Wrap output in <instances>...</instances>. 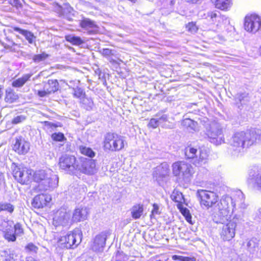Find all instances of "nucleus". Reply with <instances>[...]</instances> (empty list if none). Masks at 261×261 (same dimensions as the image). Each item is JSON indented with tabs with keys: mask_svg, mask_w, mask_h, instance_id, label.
<instances>
[{
	"mask_svg": "<svg viewBox=\"0 0 261 261\" xmlns=\"http://www.w3.org/2000/svg\"><path fill=\"white\" fill-rule=\"evenodd\" d=\"M198 193L200 205L207 208L214 206L219 201L218 195L213 191L201 190Z\"/></svg>",
	"mask_w": 261,
	"mask_h": 261,
	"instance_id": "8",
	"label": "nucleus"
},
{
	"mask_svg": "<svg viewBox=\"0 0 261 261\" xmlns=\"http://www.w3.org/2000/svg\"><path fill=\"white\" fill-rule=\"evenodd\" d=\"M254 184L255 187L261 190V174L255 178Z\"/></svg>",
	"mask_w": 261,
	"mask_h": 261,
	"instance_id": "41",
	"label": "nucleus"
},
{
	"mask_svg": "<svg viewBox=\"0 0 261 261\" xmlns=\"http://www.w3.org/2000/svg\"><path fill=\"white\" fill-rule=\"evenodd\" d=\"M106 238L102 235H97L94 239L93 246L96 250L103 248L106 244Z\"/></svg>",
	"mask_w": 261,
	"mask_h": 261,
	"instance_id": "25",
	"label": "nucleus"
},
{
	"mask_svg": "<svg viewBox=\"0 0 261 261\" xmlns=\"http://www.w3.org/2000/svg\"><path fill=\"white\" fill-rule=\"evenodd\" d=\"M30 145L28 141L22 136L15 138V143L12 145V149L19 155H24L30 150Z\"/></svg>",
	"mask_w": 261,
	"mask_h": 261,
	"instance_id": "15",
	"label": "nucleus"
},
{
	"mask_svg": "<svg viewBox=\"0 0 261 261\" xmlns=\"http://www.w3.org/2000/svg\"><path fill=\"white\" fill-rule=\"evenodd\" d=\"M102 55L105 57L113 55L112 50L109 48H104L102 50Z\"/></svg>",
	"mask_w": 261,
	"mask_h": 261,
	"instance_id": "42",
	"label": "nucleus"
},
{
	"mask_svg": "<svg viewBox=\"0 0 261 261\" xmlns=\"http://www.w3.org/2000/svg\"><path fill=\"white\" fill-rule=\"evenodd\" d=\"M81 165L76 164L75 171L88 175L93 174L96 170V161L83 157L79 158Z\"/></svg>",
	"mask_w": 261,
	"mask_h": 261,
	"instance_id": "10",
	"label": "nucleus"
},
{
	"mask_svg": "<svg viewBox=\"0 0 261 261\" xmlns=\"http://www.w3.org/2000/svg\"><path fill=\"white\" fill-rule=\"evenodd\" d=\"M65 39L66 41L70 43L72 45L79 46L84 43V41L80 36L66 35L65 36Z\"/></svg>",
	"mask_w": 261,
	"mask_h": 261,
	"instance_id": "23",
	"label": "nucleus"
},
{
	"mask_svg": "<svg viewBox=\"0 0 261 261\" xmlns=\"http://www.w3.org/2000/svg\"><path fill=\"white\" fill-rule=\"evenodd\" d=\"M24 119H25V117H22L21 116H16V117H14L12 120L11 123L14 124H16L20 123L21 122H22V121H23Z\"/></svg>",
	"mask_w": 261,
	"mask_h": 261,
	"instance_id": "40",
	"label": "nucleus"
},
{
	"mask_svg": "<svg viewBox=\"0 0 261 261\" xmlns=\"http://www.w3.org/2000/svg\"><path fill=\"white\" fill-rule=\"evenodd\" d=\"M7 225L2 224L3 227V231L4 232V237L8 242H15L16 240V234L21 235L24 233V230L21 223L17 222L14 225L15 232H13L12 226L14 222L12 220H8L5 222Z\"/></svg>",
	"mask_w": 261,
	"mask_h": 261,
	"instance_id": "4",
	"label": "nucleus"
},
{
	"mask_svg": "<svg viewBox=\"0 0 261 261\" xmlns=\"http://www.w3.org/2000/svg\"><path fill=\"white\" fill-rule=\"evenodd\" d=\"M208 17H209L212 21L214 20L217 16L218 15L215 12H211L207 14Z\"/></svg>",
	"mask_w": 261,
	"mask_h": 261,
	"instance_id": "45",
	"label": "nucleus"
},
{
	"mask_svg": "<svg viewBox=\"0 0 261 261\" xmlns=\"http://www.w3.org/2000/svg\"><path fill=\"white\" fill-rule=\"evenodd\" d=\"M236 226V223L233 219H227L226 222L222 223L220 236L223 241H230L234 237Z\"/></svg>",
	"mask_w": 261,
	"mask_h": 261,
	"instance_id": "11",
	"label": "nucleus"
},
{
	"mask_svg": "<svg viewBox=\"0 0 261 261\" xmlns=\"http://www.w3.org/2000/svg\"><path fill=\"white\" fill-rule=\"evenodd\" d=\"M71 218V223L73 225L79 222L82 221L86 219V215L84 213L83 208H75L72 214Z\"/></svg>",
	"mask_w": 261,
	"mask_h": 261,
	"instance_id": "17",
	"label": "nucleus"
},
{
	"mask_svg": "<svg viewBox=\"0 0 261 261\" xmlns=\"http://www.w3.org/2000/svg\"><path fill=\"white\" fill-rule=\"evenodd\" d=\"M73 92L72 94L74 97L79 99L85 98L86 93L82 88L76 87L73 88Z\"/></svg>",
	"mask_w": 261,
	"mask_h": 261,
	"instance_id": "31",
	"label": "nucleus"
},
{
	"mask_svg": "<svg viewBox=\"0 0 261 261\" xmlns=\"http://www.w3.org/2000/svg\"><path fill=\"white\" fill-rule=\"evenodd\" d=\"M259 54L261 55V46H260V47L259 48Z\"/></svg>",
	"mask_w": 261,
	"mask_h": 261,
	"instance_id": "52",
	"label": "nucleus"
},
{
	"mask_svg": "<svg viewBox=\"0 0 261 261\" xmlns=\"http://www.w3.org/2000/svg\"><path fill=\"white\" fill-rule=\"evenodd\" d=\"M51 196L48 194L40 193L33 198L31 204L35 209H42L47 206L51 201Z\"/></svg>",
	"mask_w": 261,
	"mask_h": 261,
	"instance_id": "14",
	"label": "nucleus"
},
{
	"mask_svg": "<svg viewBox=\"0 0 261 261\" xmlns=\"http://www.w3.org/2000/svg\"><path fill=\"white\" fill-rule=\"evenodd\" d=\"M12 174L15 180L21 185H28L32 179V170L26 167L15 166Z\"/></svg>",
	"mask_w": 261,
	"mask_h": 261,
	"instance_id": "5",
	"label": "nucleus"
},
{
	"mask_svg": "<svg viewBox=\"0 0 261 261\" xmlns=\"http://www.w3.org/2000/svg\"><path fill=\"white\" fill-rule=\"evenodd\" d=\"M125 144L123 136L116 133L109 132L105 136L102 147L107 151L118 152L124 148Z\"/></svg>",
	"mask_w": 261,
	"mask_h": 261,
	"instance_id": "2",
	"label": "nucleus"
},
{
	"mask_svg": "<svg viewBox=\"0 0 261 261\" xmlns=\"http://www.w3.org/2000/svg\"><path fill=\"white\" fill-rule=\"evenodd\" d=\"M28 259H31V260H33V261H36L35 259H33L31 257H29Z\"/></svg>",
	"mask_w": 261,
	"mask_h": 261,
	"instance_id": "53",
	"label": "nucleus"
},
{
	"mask_svg": "<svg viewBox=\"0 0 261 261\" xmlns=\"http://www.w3.org/2000/svg\"><path fill=\"white\" fill-rule=\"evenodd\" d=\"M159 126V120L155 118H151L147 124L149 128L154 129Z\"/></svg>",
	"mask_w": 261,
	"mask_h": 261,
	"instance_id": "37",
	"label": "nucleus"
},
{
	"mask_svg": "<svg viewBox=\"0 0 261 261\" xmlns=\"http://www.w3.org/2000/svg\"><path fill=\"white\" fill-rule=\"evenodd\" d=\"M25 249L28 252H32L36 253L37 252L38 248L33 243H28L25 246Z\"/></svg>",
	"mask_w": 261,
	"mask_h": 261,
	"instance_id": "36",
	"label": "nucleus"
},
{
	"mask_svg": "<svg viewBox=\"0 0 261 261\" xmlns=\"http://www.w3.org/2000/svg\"><path fill=\"white\" fill-rule=\"evenodd\" d=\"M27 261H29V260L28 259L27 260Z\"/></svg>",
	"mask_w": 261,
	"mask_h": 261,
	"instance_id": "54",
	"label": "nucleus"
},
{
	"mask_svg": "<svg viewBox=\"0 0 261 261\" xmlns=\"http://www.w3.org/2000/svg\"><path fill=\"white\" fill-rule=\"evenodd\" d=\"M14 211V206L8 202H0V213L6 212L12 214Z\"/></svg>",
	"mask_w": 261,
	"mask_h": 261,
	"instance_id": "29",
	"label": "nucleus"
},
{
	"mask_svg": "<svg viewBox=\"0 0 261 261\" xmlns=\"http://www.w3.org/2000/svg\"><path fill=\"white\" fill-rule=\"evenodd\" d=\"M186 256H182L180 255H173L172 256V259L173 260H177V261H185Z\"/></svg>",
	"mask_w": 261,
	"mask_h": 261,
	"instance_id": "43",
	"label": "nucleus"
},
{
	"mask_svg": "<svg viewBox=\"0 0 261 261\" xmlns=\"http://www.w3.org/2000/svg\"><path fill=\"white\" fill-rule=\"evenodd\" d=\"M181 214L185 217L186 221L190 224H192V216L189 210L187 207H184L183 203H179L177 207Z\"/></svg>",
	"mask_w": 261,
	"mask_h": 261,
	"instance_id": "26",
	"label": "nucleus"
},
{
	"mask_svg": "<svg viewBox=\"0 0 261 261\" xmlns=\"http://www.w3.org/2000/svg\"><path fill=\"white\" fill-rule=\"evenodd\" d=\"M216 8L221 10H226L229 7V0H211Z\"/></svg>",
	"mask_w": 261,
	"mask_h": 261,
	"instance_id": "24",
	"label": "nucleus"
},
{
	"mask_svg": "<svg viewBox=\"0 0 261 261\" xmlns=\"http://www.w3.org/2000/svg\"><path fill=\"white\" fill-rule=\"evenodd\" d=\"M16 46H17V44L16 43L13 42V43H12V45H10L6 44L4 45V47L6 49H9L11 51H15V49L14 47Z\"/></svg>",
	"mask_w": 261,
	"mask_h": 261,
	"instance_id": "44",
	"label": "nucleus"
},
{
	"mask_svg": "<svg viewBox=\"0 0 261 261\" xmlns=\"http://www.w3.org/2000/svg\"><path fill=\"white\" fill-rule=\"evenodd\" d=\"M80 234L71 231L67 234L60 237L58 241V245L62 248L71 249L76 247L81 242Z\"/></svg>",
	"mask_w": 261,
	"mask_h": 261,
	"instance_id": "6",
	"label": "nucleus"
},
{
	"mask_svg": "<svg viewBox=\"0 0 261 261\" xmlns=\"http://www.w3.org/2000/svg\"><path fill=\"white\" fill-rule=\"evenodd\" d=\"M187 121H189V124H190V123H194V122L191 119H187Z\"/></svg>",
	"mask_w": 261,
	"mask_h": 261,
	"instance_id": "50",
	"label": "nucleus"
},
{
	"mask_svg": "<svg viewBox=\"0 0 261 261\" xmlns=\"http://www.w3.org/2000/svg\"><path fill=\"white\" fill-rule=\"evenodd\" d=\"M33 180L38 184L40 190H46L53 187V180L47 172L43 170H39L32 174Z\"/></svg>",
	"mask_w": 261,
	"mask_h": 261,
	"instance_id": "7",
	"label": "nucleus"
},
{
	"mask_svg": "<svg viewBox=\"0 0 261 261\" xmlns=\"http://www.w3.org/2000/svg\"><path fill=\"white\" fill-rule=\"evenodd\" d=\"M152 209L150 214V218L151 219L154 218V216L156 215H160L161 212L160 211L159 206L157 203H154L152 204Z\"/></svg>",
	"mask_w": 261,
	"mask_h": 261,
	"instance_id": "35",
	"label": "nucleus"
},
{
	"mask_svg": "<svg viewBox=\"0 0 261 261\" xmlns=\"http://www.w3.org/2000/svg\"><path fill=\"white\" fill-rule=\"evenodd\" d=\"M186 29L191 33H195L198 30V27L197 25L196 22L191 21L186 24Z\"/></svg>",
	"mask_w": 261,
	"mask_h": 261,
	"instance_id": "32",
	"label": "nucleus"
},
{
	"mask_svg": "<svg viewBox=\"0 0 261 261\" xmlns=\"http://www.w3.org/2000/svg\"><path fill=\"white\" fill-rule=\"evenodd\" d=\"M77 163V158L75 155L64 154L59 158L58 165L61 171L73 172L75 171Z\"/></svg>",
	"mask_w": 261,
	"mask_h": 261,
	"instance_id": "9",
	"label": "nucleus"
},
{
	"mask_svg": "<svg viewBox=\"0 0 261 261\" xmlns=\"http://www.w3.org/2000/svg\"><path fill=\"white\" fill-rule=\"evenodd\" d=\"M52 140L55 142H62L65 141L66 138L62 133H55L51 135Z\"/></svg>",
	"mask_w": 261,
	"mask_h": 261,
	"instance_id": "33",
	"label": "nucleus"
},
{
	"mask_svg": "<svg viewBox=\"0 0 261 261\" xmlns=\"http://www.w3.org/2000/svg\"><path fill=\"white\" fill-rule=\"evenodd\" d=\"M186 1L188 3L194 4V3H196L199 0H186Z\"/></svg>",
	"mask_w": 261,
	"mask_h": 261,
	"instance_id": "48",
	"label": "nucleus"
},
{
	"mask_svg": "<svg viewBox=\"0 0 261 261\" xmlns=\"http://www.w3.org/2000/svg\"><path fill=\"white\" fill-rule=\"evenodd\" d=\"M9 3L17 9L22 7V4L20 3L19 0H8Z\"/></svg>",
	"mask_w": 261,
	"mask_h": 261,
	"instance_id": "39",
	"label": "nucleus"
},
{
	"mask_svg": "<svg viewBox=\"0 0 261 261\" xmlns=\"http://www.w3.org/2000/svg\"><path fill=\"white\" fill-rule=\"evenodd\" d=\"M171 199L177 203V207H178L179 203H183L182 200L183 199L182 195L180 193L176 192L173 193L171 196Z\"/></svg>",
	"mask_w": 261,
	"mask_h": 261,
	"instance_id": "34",
	"label": "nucleus"
},
{
	"mask_svg": "<svg viewBox=\"0 0 261 261\" xmlns=\"http://www.w3.org/2000/svg\"><path fill=\"white\" fill-rule=\"evenodd\" d=\"M53 224L55 227L70 226L73 225L71 223V218L68 212H64L62 216L55 217L53 220Z\"/></svg>",
	"mask_w": 261,
	"mask_h": 261,
	"instance_id": "16",
	"label": "nucleus"
},
{
	"mask_svg": "<svg viewBox=\"0 0 261 261\" xmlns=\"http://www.w3.org/2000/svg\"><path fill=\"white\" fill-rule=\"evenodd\" d=\"M33 74L28 73L23 75L21 77L13 81L12 83V86L15 88H20L22 87L32 76Z\"/></svg>",
	"mask_w": 261,
	"mask_h": 261,
	"instance_id": "21",
	"label": "nucleus"
},
{
	"mask_svg": "<svg viewBox=\"0 0 261 261\" xmlns=\"http://www.w3.org/2000/svg\"><path fill=\"white\" fill-rule=\"evenodd\" d=\"M110 62L112 63H115L116 61L114 60H111Z\"/></svg>",
	"mask_w": 261,
	"mask_h": 261,
	"instance_id": "51",
	"label": "nucleus"
},
{
	"mask_svg": "<svg viewBox=\"0 0 261 261\" xmlns=\"http://www.w3.org/2000/svg\"><path fill=\"white\" fill-rule=\"evenodd\" d=\"M261 139V130L251 128L246 131L237 132L232 137L231 146L234 150L248 149L256 144Z\"/></svg>",
	"mask_w": 261,
	"mask_h": 261,
	"instance_id": "1",
	"label": "nucleus"
},
{
	"mask_svg": "<svg viewBox=\"0 0 261 261\" xmlns=\"http://www.w3.org/2000/svg\"><path fill=\"white\" fill-rule=\"evenodd\" d=\"M80 27L86 30H88L90 29H97L98 26L93 20L89 18L84 17L80 22Z\"/></svg>",
	"mask_w": 261,
	"mask_h": 261,
	"instance_id": "19",
	"label": "nucleus"
},
{
	"mask_svg": "<svg viewBox=\"0 0 261 261\" xmlns=\"http://www.w3.org/2000/svg\"><path fill=\"white\" fill-rule=\"evenodd\" d=\"M172 170L175 176H181L184 180H190L194 173V170L191 164L180 161L172 164Z\"/></svg>",
	"mask_w": 261,
	"mask_h": 261,
	"instance_id": "3",
	"label": "nucleus"
},
{
	"mask_svg": "<svg viewBox=\"0 0 261 261\" xmlns=\"http://www.w3.org/2000/svg\"><path fill=\"white\" fill-rule=\"evenodd\" d=\"M88 33L89 34H94L95 32L93 31H92V30H90V31H88Z\"/></svg>",
	"mask_w": 261,
	"mask_h": 261,
	"instance_id": "49",
	"label": "nucleus"
},
{
	"mask_svg": "<svg viewBox=\"0 0 261 261\" xmlns=\"http://www.w3.org/2000/svg\"><path fill=\"white\" fill-rule=\"evenodd\" d=\"M49 57V54L42 52L41 54L34 55L32 57V60L34 63H39L46 60Z\"/></svg>",
	"mask_w": 261,
	"mask_h": 261,
	"instance_id": "30",
	"label": "nucleus"
},
{
	"mask_svg": "<svg viewBox=\"0 0 261 261\" xmlns=\"http://www.w3.org/2000/svg\"><path fill=\"white\" fill-rule=\"evenodd\" d=\"M3 96V87L0 85V100L2 99Z\"/></svg>",
	"mask_w": 261,
	"mask_h": 261,
	"instance_id": "47",
	"label": "nucleus"
},
{
	"mask_svg": "<svg viewBox=\"0 0 261 261\" xmlns=\"http://www.w3.org/2000/svg\"><path fill=\"white\" fill-rule=\"evenodd\" d=\"M59 83L56 79H50L43 82V89L38 90L37 95L40 97L47 96L59 90Z\"/></svg>",
	"mask_w": 261,
	"mask_h": 261,
	"instance_id": "13",
	"label": "nucleus"
},
{
	"mask_svg": "<svg viewBox=\"0 0 261 261\" xmlns=\"http://www.w3.org/2000/svg\"><path fill=\"white\" fill-rule=\"evenodd\" d=\"M261 27V18L255 14L247 15L244 18V28L248 32L255 33Z\"/></svg>",
	"mask_w": 261,
	"mask_h": 261,
	"instance_id": "12",
	"label": "nucleus"
},
{
	"mask_svg": "<svg viewBox=\"0 0 261 261\" xmlns=\"http://www.w3.org/2000/svg\"><path fill=\"white\" fill-rule=\"evenodd\" d=\"M42 123L48 128H51V129H53L54 128H57V127H61L62 126V124H61L53 123H51V122H49L48 121H45L43 122Z\"/></svg>",
	"mask_w": 261,
	"mask_h": 261,
	"instance_id": "38",
	"label": "nucleus"
},
{
	"mask_svg": "<svg viewBox=\"0 0 261 261\" xmlns=\"http://www.w3.org/2000/svg\"><path fill=\"white\" fill-rule=\"evenodd\" d=\"M197 149L191 145H188L185 149V154L187 159H194L196 157Z\"/></svg>",
	"mask_w": 261,
	"mask_h": 261,
	"instance_id": "28",
	"label": "nucleus"
},
{
	"mask_svg": "<svg viewBox=\"0 0 261 261\" xmlns=\"http://www.w3.org/2000/svg\"><path fill=\"white\" fill-rule=\"evenodd\" d=\"M19 98L18 94L12 89H8L5 91L4 100L6 102L12 103L16 102Z\"/></svg>",
	"mask_w": 261,
	"mask_h": 261,
	"instance_id": "20",
	"label": "nucleus"
},
{
	"mask_svg": "<svg viewBox=\"0 0 261 261\" xmlns=\"http://www.w3.org/2000/svg\"><path fill=\"white\" fill-rule=\"evenodd\" d=\"M143 205L141 203L136 204L132 207L131 211L132 217L134 219H139L143 215Z\"/></svg>",
	"mask_w": 261,
	"mask_h": 261,
	"instance_id": "22",
	"label": "nucleus"
},
{
	"mask_svg": "<svg viewBox=\"0 0 261 261\" xmlns=\"http://www.w3.org/2000/svg\"><path fill=\"white\" fill-rule=\"evenodd\" d=\"M185 261H196V259L195 257H190L188 256H186Z\"/></svg>",
	"mask_w": 261,
	"mask_h": 261,
	"instance_id": "46",
	"label": "nucleus"
},
{
	"mask_svg": "<svg viewBox=\"0 0 261 261\" xmlns=\"http://www.w3.org/2000/svg\"><path fill=\"white\" fill-rule=\"evenodd\" d=\"M79 150L80 153L90 158H93L95 156V152L90 148L85 146H80Z\"/></svg>",
	"mask_w": 261,
	"mask_h": 261,
	"instance_id": "27",
	"label": "nucleus"
},
{
	"mask_svg": "<svg viewBox=\"0 0 261 261\" xmlns=\"http://www.w3.org/2000/svg\"><path fill=\"white\" fill-rule=\"evenodd\" d=\"M12 29L13 31L17 32L24 36L29 43H33L36 39L34 35L32 32L28 30L21 29L17 27H13Z\"/></svg>",
	"mask_w": 261,
	"mask_h": 261,
	"instance_id": "18",
	"label": "nucleus"
}]
</instances>
